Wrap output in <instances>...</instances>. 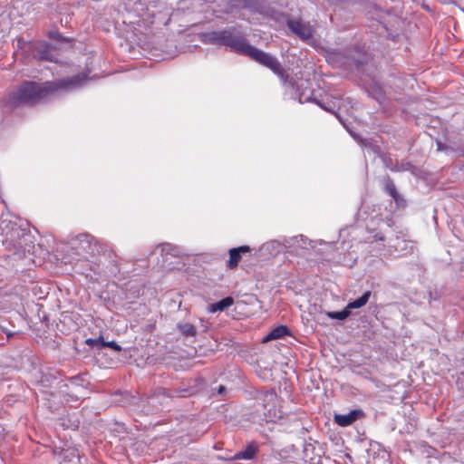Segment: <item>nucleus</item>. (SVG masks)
I'll use <instances>...</instances> for the list:
<instances>
[{"mask_svg": "<svg viewBox=\"0 0 464 464\" xmlns=\"http://www.w3.org/2000/svg\"><path fill=\"white\" fill-rule=\"evenodd\" d=\"M370 296H371V291H366L362 296H360L359 298H357L356 300H354L353 302H350L347 304V308L350 311L351 309H356V308L362 307L363 305H365L367 304Z\"/></svg>", "mask_w": 464, "mask_h": 464, "instance_id": "nucleus-9", "label": "nucleus"}, {"mask_svg": "<svg viewBox=\"0 0 464 464\" xmlns=\"http://www.w3.org/2000/svg\"><path fill=\"white\" fill-rule=\"evenodd\" d=\"M75 80L45 82L39 83L34 81H23L15 89L5 98L4 105L10 109H16L24 105L33 106L39 103L50 94L69 84H74Z\"/></svg>", "mask_w": 464, "mask_h": 464, "instance_id": "nucleus-1", "label": "nucleus"}, {"mask_svg": "<svg viewBox=\"0 0 464 464\" xmlns=\"http://www.w3.org/2000/svg\"><path fill=\"white\" fill-rule=\"evenodd\" d=\"M363 415L361 410H353L348 414H335L334 422L341 427H347Z\"/></svg>", "mask_w": 464, "mask_h": 464, "instance_id": "nucleus-5", "label": "nucleus"}, {"mask_svg": "<svg viewBox=\"0 0 464 464\" xmlns=\"http://www.w3.org/2000/svg\"><path fill=\"white\" fill-rule=\"evenodd\" d=\"M178 329L184 336L194 337L197 335V328L192 324H189V323L179 324Z\"/></svg>", "mask_w": 464, "mask_h": 464, "instance_id": "nucleus-10", "label": "nucleus"}, {"mask_svg": "<svg viewBox=\"0 0 464 464\" xmlns=\"http://www.w3.org/2000/svg\"><path fill=\"white\" fill-rule=\"evenodd\" d=\"M102 347H109V348H111L112 350H114L116 352H121V347L117 343H115L114 341L105 342L103 340L102 342Z\"/></svg>", "mask_w": 464, "mask_h": 464, "instance_id": "nucleus-15", "label": "nucleus"}, {"mask_svg": "<svg viewBox=\"0 0 464 464\" xmlns=\"http://www.w3.org/2000/svg\"><path fill=\"white\" fill-rule=\"evenodd\" d=\"M385 191L395 200L397 201L398 200V198H399V194H398V191L396 189V187L395 185L393 184L392 181H389L388 183H386L385 185Z\"/></svg>", "mask_w": 464, "mask_h": 464, "instance_id": "nucleus-13", "label": "nucleus"}, {"mask_svg": "<svg viewBox=\"0 0 464 464\" xmlns=\"http://www.w3.org/2000/svg\"><path fill=\"white\" fill-rule=\"evenodd\" d=\"M221 31H214L202 35L201 40L206 44L220 45Z\"/></svg>", "mask_w": 464, "mask_h": 464, "instance_id": "nucleus-11", "label": "nucleus"}, {"mask_svg": "<svg viewBox=\"0 0 464 464\" xmlns=\"http://www.w3.org/2000/svg\"><path fill=\"white\" fill-rule=\"evenodd\" d=\"M220 45L227 46L237 53L250 57L255 62L269 68L283 82H287L289 75L279 61L275 56L251 45L244 36L236 33L235 29L221 31Z\"/></svg>", "mask_w": 464, "mask_h": 464, "instance_id": "nucleus-2", "label": "nucleus"}, {"mask_svg": "<svg viewBox=\"0 0 464 464\" xmlns=\"http://www.w3.org/2000/svg\"><path fill=\"white\" fill-rule=\"evenodd\" d=\"M103 341L102 337L100 336L97 339L89 338L86 340V343L91 347L102 348V342Z\"/></svg>", "mask_w": 464, "mask_h": 464, "instance_id": "nucleus-14", "label": "nucleus"}, {"mask_svg": "<svg viewBox=\"0 0 464 464\" xmlns=\"http://www.w3.org/2000/svg\"><path fill=\"white\" fill-rule=\"evenodd\" d=\"M251 248L248 246H241L238 247L231 248L228 252L229 259L227 261V266L233 270L237 267L241 258L242 254L249 253Z\"/></svg>", "mask_w": 464, "mask_h": 464, "instance_id": "nucleus-4", "label": "nucleus"}, {"mask_svg": "<svg viewBox=\"0 0 464 464\" xmlns=\"http://www.w3.org/2000/svg\"><path fill=\"white\" fill-rule=\"evenodd\" d=\"M289 29L302 40H308L313 37L314 27L309 23H304L300 19H290L287 22Z\"/></svg>", "mask_w": 464, "mask_h": 464, "instance_id": "nucleus-3", "label": "nucleus"}, {"mask_svg": "<svg viewBox=\"0 0 464 464\" xmlns=\"http://www.w3.org/2000/svg\"><path fill=\"white\" fill-rule=\"evenodd\" d=\"M369 240L371 242H373V241H383L384 240V237L382 234L377 233V234L373 235L372 237H370Z\"/></svg>", "mask_w": 464, "mask_h": 464, "instance_id": "nucleus-16", "label": "nucleus"}, {"mask_svg": "<svg viewBox=\"0 0 464 464\" xmlns=\"http://www.w3.org/2000/svg\"><path fill=\"white\" fill-rule=\"evenodd\" d=\"M290 332L287 326L285 325H279L276 328H274L269 334L264 339L265 342L270 341V340H276L279 338H282L284 336L289 335Z\"/></svg>", "mask_w": 464, "mask_h": 464, "instance_id": "nucleus-6", "label": "nucleus"}, {"mask_svg": "<svg viewBox=\"0 0 464 464\" xmlns=\"http://www.w3.org/2000/svg\"><path fill=\"white\" fill-rule=\"evenodd\" d=\"M326 314L331 319L344 320V319H346L349 316L350 311H349V309L346 306L342 311H339V312H327Z\"/></svg>", "mask_w": 464, "mask_h": 464, "instance_id": "nucleus-12", "label": "nucleus"}, {"mask_svg": "<svg viewBox=\"0 0 464 464\" xmlns=\"http://www.w3.org/2000/svg\"><path fill=\"white\" fill-rule=\"evenodd\" d=\"M233 304L234 299L231 296H227L215 304H212L209 307V311L211 313H215L217 311H224L227 307L231 306Z\"/></svg>", "mask_w": 464, "mask_h": 464, "instance_id": "nucleus-8", "label": "nucleus"}, {"mask_svg": "<svg viewBox=\"0 0 464 464\" xmlns=\"http://www.w3.org/2000/svg\"><path fill=\"white\" fill-rule=\"evenodd\" d=\"M257 452V447L255 444L247 445L245 450L236 454L237 459H251L255 457Z\"/></svg>", "mask_w": 464, "mask_h": 464, "instance_id": "nucleus-7", "label": "nucleus"}, {"mask_svg": "<svg viewBox=\"0 0 464 464\" xmlns=\"http://www.w3.org/2000/svg\"><path fill=\"white\" fill-rule=\"evenodd\" d=\"M42 60H47V61H52V58L49 57L47 54H43L41 55L40 57Z\"/></svg>", "mask_w": 464, "mask_h": 464, "instance_id": "nucleus-17", "label": "nucleus"}, {"mask_svg": "<svg viewBox=\"0 0 464 464\" xmlns=\"http://www.w3.org/2000/svg\"><path fill=\"white\" fill-rule=\"evenodd\" d=\"M225 390H226L225 386L220 385V386L218 387V393H223V392H225Z\"/></svg>", "mask_w": 464, "mask_h": 464, "instance_id": "nucleus-18", "label": "nucleus"}]
</instances>
